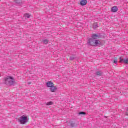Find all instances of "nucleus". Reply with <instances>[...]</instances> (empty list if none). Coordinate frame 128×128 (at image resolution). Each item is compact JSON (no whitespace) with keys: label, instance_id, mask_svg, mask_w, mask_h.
<instances>
[{"label":"nucleus","instance_id":"1a4fd4ad","mask_svg":"<svg viewBox=\"0 0 128 128\" xmlns=\"http://www.w3.org/2000/svg\"><path fill=\"white\" fill-rule=\"evenodd\" d=\"M46 106H52L54 104V102H49L46 103Z\"/></svg>","mask_w":128,"mask_h":128},{"label":"nucleus","instance_id":"4468645a","mask_svg":"<svg viewBox=\"0 0 128 128\" xmlns=\"http://www.w3.org/2000/svg\"><path fill=\"white\" fill-rule=\"evenodd\" d=\"M96 74H98V76H100V74H102V72H96Z\"/></svg>","mask_w":128,"mask_h":128},{"label":"nucleus","instance_id":"f257e3e1","mask_svg":"<svg viewBox=\"0 0 128 128\" xmlns=\"http://www.w3.org/2000/svg\"><path fill=\"white\" fill-rule=\"evenodd\" d=\"M98 38V36L96 34H94L91 38H90L88 41V44L90 46H100L101 44L100 40H96Z\"/></svg>","mask_w":128,"mask_h":128},{"label":"nucleus","instance_id":"ddd939ff","mask_svg":"<svg viewBox=\"0 0 128 128\" xmlns=\"http://www.w3.org/2000/svg\"><path fill=\"white\" fill-rule=\"evenodd\" d=\"M48 41L47 40H44V44H48Z\"/></svg>","mask_w":128,"mask_h":128},{"label":"nucleus","instance_id":"20e7f679","mask_svg":"<svg viewBox=\"0 0 128 128\" xmlns=\"http://www.w3.org/2000/svg\"><path fill=\"white\" fill-rule=\"evenodd\" d=\"M54 82L52 81H48L46 83V86H47V88H51L53 86H54Z\"/></svg>","mask_w":128,"mask_h":128},{"label":"nucleus","instance_id":"6e6552de","mask_svg":"<svg viewBox=\"0 0 128 128\" xmlns=\"http://www.w3.org/2000/svg\"><path fill=\"white\" fill-rule=\"evenodd\" d=\"M86 2H86V0H82L80 2V4L81 6H86Z\"/></svg>","mask_w":128,"mask_h":128},{"label":"nucleus","instance_id":"9b49d317","mask_svg":"<svg viewBox=\"0 0 128 128\" xmlns=\"http://www.w3.org/2000/svg\"><path fill=\"white\" fill-rule=\"evenodd\" d=\"M98 23H94L93 24V27L94 28H98Z\"/></svg>","mask_w":128,"mask_h":128},{"label":"nucleus","instance_id":"dca6fc26","mask_svg":"<svg viewBox=\"0 0 128 128\" xmlns=\"http://www.w3.org/2000/svg\"><path fill=\"white\" fill-rule=\"evenodd\" d=\"M116 62H118V60H114V64H116Z\"/></svg>","mask_w":128,"mask_h":128},{"label":"nucleus","instance_id":"2eb2a0df","mask_svg":"<svg viewBox=\"0 0 128 128\" xmlns=\"http://www.w3.org/2000/svg\"><path fill=\"white\" fill-rule=\"evenodd\" d=\"M79 114H86V113L84 112H80Z\"/></svg>","mask_w":128,"mask_h":128},{"label":"nucleus","instance_id":"39448f33","mask_svg":"<svg viewBox=\"0 0 128 128\" xmlns=\"http://www.w3.org/2000/svg\"><path fill=\"white\" fill-rule=\"evenodd\" d=\"M56 86H54V85H53L51 88H50V92H56Z\"/></svg>","mask_w":128,"mask_h":128},{"label":"nucleus","instance_id":"9d476101","mask_svg":"<svg viewBox=\"0 0 128 128\" xmlns=\"http://www.w3.org/2000/svg\"><path fill=\"white\" fill-rule=\"evenodd\" d=\"M24 16L26 18H28L30 16V15L28 14H26Z\"/></svg>","mask_w":128,"mask_h":128},{"label":"nucleus","instance_id":"0eeeda50","mask_svg":"<svg viewBox=\"0 0 128 128\" xmlns=\"http://www.w3.org/2000/svg\"><path fill=\"white\" fill-rule=\"evenodd\" d=\"M118 7L114 6L112 8V12H118Z\"/></svg>","mask_w":128,"mask_h":128},{"label":"nucleus","instance_id":"f3484780","mask_svg":"<svg viewBox=\"0 0 128 128\" xmlns=\"http://www.w3.org/2000/svg\"><path fill=\"white\" fill-rule=\"evenodd\" d=\"M70 60H74V58L70 57Z\"/></svg>","mask_w":128,"mask_h":128},{"label":"nucleus","instance_id":"7ed1b4c3","mask_svg":"<svg viewBox=\"0 0 128 128\" xmlns=\"http://www.w3.org/2000/svg\"><path fill=\"white\" fill-rule=\"evenodd\" d=\"M14 79L10 76H8L4 78V84H14Z\"/></svg>","mask_w":128,"mask_h":128},{"label":"nucleus","instance_id":"a211bd4d","mask_svg":"<svg viewBox=\"0 0 128 128\" xmlns=\"http://www.w3.org/2000/svg\"><path fill=\"white\" fill-rule=\"evenodd\" d=\"M32 84V82H30L28 83V84Z\"/></svg>","mask_w":128,"mask_h":128},{"label":"nucleus","instance_id":"f03ea898","mask_svg":"<svg viewBox=\"0 0 128 128\" xmlns=\"http://www.w3.org/2000/svg\"><path fill=\"white\" fill-rule=\"evenodd\" d=\"M18 121L21 124H26L28 122V117L23 115L18 119Z\"/></svg>","mask_w":128,"mask_h":128},{"label":"nucleus","instance_id":"f8f14e48","mask_svg":"<svg viewBox=\"0 0 128 128\" xmlns=\"http://www.w3.org/2000/svg\"><path fill=\"white\" fill-rule=\"evenodd\" d=\"M126 116H128V108H126Z\"/></svg>","mask_w":128,"mask_h":128},{"label":"nucleus","instance_id":"423d86ee","mask_svg":"<svg viewBox=\"0 0 128 128\" xmlns=\"http://www.w3.org/2000/svg\"><path fill=\"white\" fill-rule=\"evenodd\" d=\"M120 62H123L124 64H128V58L126 59H122V58H120Z\"/></svg>","mask_w":128,"mask_h":128}]
</instances>
